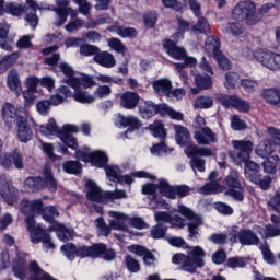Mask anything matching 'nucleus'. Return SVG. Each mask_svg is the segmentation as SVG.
Wrapping results in <instances>:
<instances>
[{
    "label": "nucleus",
    "mask_w": 280,
    "mask_h": 280,
    "mask_svg": "<svg viewBox=\"0 0 280 280\" xmlns=\"http://www.w3.org/2000/svg\"><path fill=\"white\" fill-rule=\"evenodd\" d=\"M23 113H27L23 107H14V105L7 103L2 108V118L5 126L12 128L14 121H19V116L23 117Z\"/></svg>",
    "instance_id": "412c9836"
},
{
    "label": "nucleus",
    "mask_w": 280,
    "mask_h": 280,
    "mask_svg": "<svg viewBox=\"0 0 280 280\" xmlns=\"http://www.w3.org/2000/svg\"><path fill=\"white\" fill-rule=\"evenodd\" d=\"M205 49L208 56H212V58L217 60L220 69L223 71H229V69H231V61H229V58H226L220 50V39H218V37L208 36Z\"/></svg>",
    "instance_id": "f8f14e48"
},
{
    "label": "nucleus",
    "mask_w": 280,
    "mask_h": 280,
    "mask_svg": "<svg viewBox=\"0 0 280 280\" xmlns=\"http://www.w3.org/2000/svg\"><path fill=\"white\" fill-rule=\"evenodd\" d=\"M175 130V139L178 145H188L189 141H191V135L187 127L180 125H174Z\"/></svg>",
    "instance_id": "72a5a7b5"
},
{
    "label": "nucleus",
    "mask_w": 280,
    "mask_h": 280,
    "mask_svg": "<svg viewBox=\"0 0 280 280\" xmlns=\"http://www.w3.org/2000/svg\"><path fill=\"white\" fill-rule=\"evenodd\" d=\"M272 143L268 142L267 140L261 141L255 149V154L260 156L261 159H268L275 149H272Z\"/></svg>",
    "instance_id": "4c0bfd02"
},
{
    "label": "nucleus",
    "mask_w": 280,
    "mask_h": 280,
    "mask_svg": "<svg viewBox=\"0 0 280 280\" xmlns=\"http://www.w3.org/2000/svg\"><path fill=\"white\" fill-rule=\"evenodd\" d=\"M242 80L237 72H228L225 73L224 86L225 89H240Z\"/></svg>",
    "instance_id": "58836bf2"
},
{
    "label": "nucleus",
    "mask_w": 280,
    "mask_h": 280,
    "mask_svg": "<svg viewBox=\"0 0 280 280\" xmlns=\"http://www.w3.org/2000/svg\"><path fill=\"white\" fill-rule=\"evenodd\" d=\"M238 242L242 246H257L259 236L253 230L244 229L238 232Z\"/></svg>",
    "instance_id": "c756f323"
},
{
    "label": "nucleus",
    "mask_w": 280,
    "mask_h": 280,
    "mask_svg": "<svg viewBox=\"0 0 280 280\" xmlns=\"http://www.w3.org/2000/svg\"><path fill=\"white\" fill-rule=\"evenodd\" d=\"M225 189L226 191L224 192ZM244 191L246 190L242 183H240L237 177L233 176H228L224 179L212 176L206 185L198 188V194L203 196L224 192L225 196H230L233 200H237V202L244 200Z\"/></svg>",
    "instance_id": "f257e3e1"
},
{
    "label": "nucleus",
    "mask_w": 280,
    "mask_h": 280,
    "mask_svg": "<svg viewBox=\"0 0 280 280\" xmlns=\"http://www.w3.org/2000/svg\"><path fill=\"white\" fill-rule=\"evenodd\" d=\"M44 187L49 189V191H56L58 183H56L54 176L27 177L24 182V189L28 194L44 189Z\"/></svg>",
    "instance_id": "4468645a"
},
{
    "label": "nucleus",
    "mask_w": 280,
    "mask_h": 280,
    "mask_svg": "<svg viewBox=\"0 0 280 280\" xmlns=\"http://www.w3.org/2000/svg\"><path fill=\"white\" fill-rule=\"evenodd\" d=\"M167 233V226L163 224H156L151 229V237L153 240H163Z\"/></svg>",
    "instance_id": "4d7b16f0"
},
{
    "label": "nucleus",
    "mask_w": 280,
    "mask_h": 280,
    "mask_svg": "<svg viewBox=\"0 0 280 280\" xmlns=\"http://www.w3.org/2000/svg\"><path fill=\"white\" fill-rule=\"evenodd\" d=\"M149 130H151V135L158 139H165V137H167V132L165 131V127L161 120H155L150 125Z\"/></svg>",
    "instance_id": "ea45409f"
},
{
    "label": "nucleus",
    "mask_w": 280,
    "mask_h": 280,
    "mask_svg": "<svg viewBox=\"0 0 280 280\" xmlns=\"http://www.w3.org/2000/svg\"><path fill=\"white\" fill-rule=\"evenodd\" d=\"M117 124L119 126H122V128H128L127 131L124 133L126 135L133 132V130H139V127L141 126V120L135 116H124L121 114L117 117Z\"/></svg>",
    "instance_id": "bb28decb"
},
{
    "label": "nucleus",
    "mask_w": 280,
    "mask_h": 280,
    "mask_svg": "<svg viewBox=\"0 0 280 280\" xmlns=\"http://www.w3.org/2000/svg\"><path fill=\"white\" fill-rule=\"evenodd\" d=\"M61 253L69 261H73L78 257V247L72 243H67L60 247Z\"/></svg>",
    "instance_id": "a18cd8bd"
},
{
    "label": "nucleus",
    "mask_w": 280,
    "mask_h": 280,
    "mask_svg": "<svg viewBox=\"0 0 280 280\" xmlns=\"http://www.w3.org/2000/svg\"><path fill=\"white\" fill-rule=\"evenodd\" d=\"M94 61L96 65L104 67L105 69H113L117 65L115 56L108 51H101L94 56Z\"/></svg>",
    "instance_id": "2f4dec72"
},
{
    "label": "nucleus",
    "mask_w": 280,
    "mask_h": 280,
    "mask_svg": "<svg viewBox=\"0 0 280 280\" xmlns=\"http://www.w3.org/2000/svg\"><path fill=\"white\" fill-rule=\"evenodd\" d=\"M23 116H18L16 128H18V139L21 143H27V141H32V137L34 133L32 132V128H30V116L27 112H22Z\"/></svg>",
    "instance_id": "aec40b11"
},
{
    "label": "nucleus",
    "mask_w": 280,
    "mask_h": 280,
    "mask_svg": "<svg viewBox=\"0 0 280 280\" xmlns=\"http://www.w3.org/2000/svg\"><path fill=\"white\" fill-rule=\"evenodd\" d=\"M232 145L234 151H230L229 156L236 165H242V163L250 161V154H253V149L255 148L253 141L248 139L232 140Z\"/></svg>",
    "instance_id": "9d476101"
},
{
    "label": "nucleus",
    "mask_w": 280,
    "mask_h": 280,
    "mask_svg": "<svg viewBox=\"0 0 280 280\" xmlns=\"http://www.w3.org/2000/svg\"><path fill=\"white\" fill-rule=\"evenodd\" d=\"M47 10H52L57 14V21L55 22V25L57 27H60V25H65L67 23V18L70 16L72 19H75L78 16V11L73 9H51V5L47 8Z\"/></svg>",
    "instance_id": "473e14b6"
},
{
    "label": "nucleus",
    "mask_w": 280,
    "mask_h": 280,
    "mask_svg": "<svg viewBox=\"0 0 280 280\" xmlns=\"http://www.w3.org/2000/svg\"><path fill=\"white\" fill-rule=\"evenodd\" d=\"M60 69L63 73V75H66V80H80L82 79V75H86V74H78L77 72L73 71V68L71 66H69V63L67 62H62L60 63ZM63 80V82L66 81Z\"/></svg>",
    "instance_id": "49530a36"
},
{
    "label": "nucleus",
    "mask_w": 280,
    "mask_h": 280,
    "mask_svg": "<svg viewBox=\"0 0 280 280\" xmlns=\"http://www.w3.org/2000/svg\"><path fill=\"white\" fill-rule=\"evenodd\" d=\"M65 83L73 89L72 97L75 102H79V104H93V102H95V95L82 90L95 86L93 78L89 75H81V79H69L66 80Z\"/></svg>",
    "instance_id": "39448f33"
},
{
    "label": "nucleus",
    "mask_w": 280,
    "mask_h": 280,
    "mask_svg": "<svg viewBox=\"0 0 280 280\" xmlns=\"http://www.w3.org/2000/svg\"><path fill=\"white\" fill-rule=\"evenodd\" d=\"M159 188L162 196L171 198L172 200H174L176 196L185 198V196H189V191H191L187 185L171 186L170 183L164 179L159 182Z\"/></svg>",
    "instance_id": "dca6fc26"
},
{
    "label": "nucleus",
    "mask_w": 280,
    "mask_h": 280,
    "mask_svg": "<svg viewBox=\"0 0 280 280\" xmlns=\"http://www.w3.org/2000/svg\"><path fill=\"white\" fill-rule=\"evenodd\" d=\"M33 244L43 243L44 250H49L51 248H56V244H54V240H51V235L47 233V231H37L32 233V241Z\"/></svg>",
    "instance_id": "cd10ccee"
},
{
    "label": "nucleus",
    "mask_w": 280,
    "mask_h": 280,
    "mask_svg": "<svg viewBox=\"0 0 280 280\" xmlns=\"http://www.w3.org/2000/svg\"><path fill=\"white\" fill-rule=\"evenodd\" d=\"M19 56V52H12L10 55H5L0 59V75L2 73H5V71H8V69H11V67H14V65H16Z\"/></svg>",
    "instance_id": "e433bc0d"
},
{
    "label": "nucleus",
    "mask_w": 280,
    "mask_h": 280,
    "mask_svg": "<svg viewBox=\"0 0 280 280\" xmlns=\"http://www.w3.org/2000/svg\"><path fill=\"white\" fill-rule=\"evenodd\" d=\"M172 38L173 39H165L163 42V47L166 49V54L175 60H185V58H187V50L183 47L176 46L178 39L184 38L183 33L177 32L172 36Z\"/></svg>",
    "instance_id": "2eb2a0df"
},
{
    "label": "nucleus",
    "mask_w": 280,
    "mask_h": 280,
    "mask_svg": "<svg viewBox=\"0 0 280 280\" xmlns=\"http://www.w3.org/2000/svg\"><path fill=\"white\" fill-rule=\"evenodd\" d=\"M213 207L221 215H233V208L224 202L218 201Z\"/></svg>",
    "instance_id": "e2e57ef3"
},
{
    "label": "nucleus",
    "mask_w": 280,
    "mask_h": 280,
    "mask_svg": "<svg viewBox=\"0 0 280 280\" xmlns=\"http://www.w3.org/2000/svg\"><path fill=\"white\" fill-rule=\"evenodd\" d=\"M95 224L98 229V235H103V237H108L110 235V225H107L104 219L98 218L95 221Z\"/></svg>",
    "instance_id": "bf43d9fd"
},
{
    "label": "nucleus",
    "mask_w": 280,
    "mask_h": 280,
    "mask_svg": "<svg viewBox=\"0 0 280 280\" xmlns=\"http://www.w3.org/2000/svg\"><path fill=\"white\" fill-rule=\"evenodd\" d=\"M7 85L15 95H21V79H19V72L16 70H10Z\"/></svg>",
    "instance_id": "f704fd0d"
},
{
    "label": "nucleus",
    "mask_w": 280,
    "mask_h": 280,
    "mask_svg": "<svg viewBox=\"0 0 280 280\" xmlns=\"http://www.w3.org/2000/svg\"><path fill=\"white\" fill-rule=\"evenodd\" d=\"M116 34H118V36L121 38H135V36H137V30L132 27L119 26L116 28Z\"/></svg>",
    "instance_id": "680f3d73"
},
{
    "label": "nucleus",
    "mask_w": 280,
    "mask_h": 280,
    "mask_svg": "<svg viewBox=\"0 0 280 280\" xmlns=\"http://www.w3.org/2000/svg\"><path fill=\"white\" fill-rule=\"evenodd\" d=\"M225 32L232 36H242L244 34V25L240 22H229L225 26Z\"/></svg>",
    "instance_id": "09e8293b"
},
{
    "label": "nucleus",
    "mask_w": 280,
    "mask_h": 280,
    "mask_svg": "<svg viewBox=\"0 0 280 280\" xmlns=\"http://www.w3.org/2000/svg\"><path fill=\"white\" fill-rule=\"evenodd\" d=\"M42 215H43L44 220H46V222H49L50 224H56L54 221V218H58V215H60V213L58 212L56 207L48 206V207L44 208V210L42 211Z\"/></svg>",
    "instance_id": "3c124183"
},
{
    "label": "nucleus",
    "mask_w": 280,
    "mask_h": 280,
    "mask_svg": "<svg viewBox=\"0 0 280 280\" xmlns=\"http://www.w3.org/2000/svg\"><path fill=\"white\" fill-rule=\"evenodd\" d=\"M113 93L110 86L108 85H100L94 93V97H98V100H104V97H108Z\"/></svg>",
    "instance_id": "338daca9"
},
{
    "label": "nucleus",
    "mask_w": 280,
    "mask_h": 280,
    "mask_svg": "<svg viewBox=\"0 0 280 280\" xmlns=\"http://www.w3.org/2000/svg\"><path fill=\"white\" fill-rule=\"evenodd\" d=\"M26 10L36 12V10H42V8H39L38 3H36L34 0H27L25 7H21L15 3H8L5 5V11L13 16H20V14H23V12H27Z\"/></svg>",
    "instance_id": "a878e982"
},
{
    "label": "nucleus",
    "mask_w": 280,
    "mask_h": 280,
    "mask_svg": "<svg viewBox=\"0 0 280 280\" xmlns=\"http://www.w3.org/2000/svg\"><path fill=\"white\" fill-rule=\"evenodd\" d=\"M100 48L97 46L84 44L80 47L81 56H97Z\"/></svg>",
    "instance_id": "69168bd1"
},
{
    "label": "nucleus",
    "mask_w": 280,
    "mask_h": 280,
    "mask_svg": "<svg viewBox=\"0 0 280 280\" xmlns=\"http://www.w3.org/2000/svg\"><path fill=\"white\" fill-rule=\"evenodd\" d=\"M217 100L225 108H236V110H241L242 113H248L250 110V104L235 95L221 94Z\"/></svg>",
    "instance_id": "a211bd4d"
},
{
    "label": "nucleus",
    "mask_w": 280,
    "mask_h": 280,
    "mask_svg": "<svg viewBox=\"0 0 280 280\" xmlns=\"http://www.w3.org/2000/svg\"><path fill=\"white\" fill-rule=\"evenodd\" d=\"M77 257L84 259L85 257L104 259L105 261H113L115 259V250L107 248L105 244L98 243L92 246H79L77 247Z\"/></svg>",
    "instance_id": "6e6552de"
},
{
    "label": "nucleus",
    "mask_w": 280,
    "mask_h": 280,
    "mask_svg": "<svg viewBox=\"0 0 280 280\" xmlns=\"http://www.w3.org/2000/svg\"><path fill=\"white\" fill-rule=\"evenodd\" d=\"M194 106L195 108H211L213 106V98L211 96H199L196 98Z\"/></svg>",
    "instance_id": "13d9d810"
},
{
    "label": "nucleus",
    "mask_w": 280,
    "mask_h": 280,
    "mask_svg": "<svg viewBox=\"0 0 280 280\" xmlns=\"http://www.w3.org/2000/svg\"><path fill=\"white\" fill-rule=\"evenodd\" d=\"M39 132L44 135V137L57 135L60 141L63 142V145L71 148V150H78V140L71 135L78 132V126L75 125H65L60 130L58 129V125H56V120L50 118L47 125L39 127Z\"/></svg>",
    "instance_id": "7ed1b4c3"
},
{
    "label": "nucleus",
    "mask_w": 280,
    "mask_h": 280,
    "mask_svg": "<svg viewBox=\"0 0 280 280\" xmlns=\"http://www.w3.org/2000/svg\"><path fill=\"white\" fill-rule=\"evenodd\" d=\"M139 94L137 92L127 91L120 95V106L126 110H135L139 104Z\"/></svg>",
    "instance_id": "c85d7f7f"
},
{
    "label": "nucleus",
    "mask_w": 280,
    "mask_h": 280,
    "mask_svg": "<svg viewBox=\"0 0 280 280\" xmlns=\"http://www.w3.org/2000/svg\"><path fill=\"white\" fill-rule=\"evenodd\" d=\"M49 232L55 231L60 242H69L73 240V229L65 226L62 223H55L49 229Z\"/></svg>",
    "instance_id": "7c9ffc66"
},
{
    "label": "nucleus",
    "mask_w": 280,
    "mask_h": 280,
    "mask_svg": "<svg viewBox=\"0 0 280 280\" xmlns=\"http://www.w3.org/2000/svg\"><path fill=\"white\" fill-rule=\"evenodd\" d=\"M192 32H198V34H208L211 33V27L209 26V22L203 16L199 15L197 24L191 26Z\"/></svg>",
    "instance_id": "a19ab883"
},
{
    "label": "nucleus",
    "mask_w": 280,
    "mask_h": 280,
    "mask_svg": "<svg viewBox=\"0 0 280 280\" xmlns=\"http://www.w3.org/2000/svg\"><path fill=\"white\" fill-rule=\"evenodd\" d=\"M194 139L199 145H211V143H218V135L209 127L195 129Z\"/></svg>",
    "instance_id": "4be33fe9"
},
{
    "label": "nucleus",
    "mask_w": 280,
    "mask_h": 280,
    "mask_svg": "<svg viewBox=\"0 0 280 280\" xmlns=\"http://www.w3.org/2000/svg\"><path fill=\"white\" fill-rule=\"evenodd\" d=\"M0 196L7 205L19 202V189L5 176H0Z\"/></svg>",
    "instance_id": "f3484780"
},
{
    "label": "nucleus",
    "mask_w": 280,
    "mask_h": 280,
    "mask_svg": "<svg viewBox=\"0 0 280 280\" xmlns=\"http://www.w3.org/2000/svg\"><path fill=\"white\" fill-rule=\"evenodd\" d=\"M246 93H255L257 89L259 88V83H257L256 80L253 79H242L241 85Z\"/></svg>",
    "instance_id": "6e6d98bb"
},
{
    "label": "nucleus",
    "mask_w": 280,
    "mask_h": 280,
    "mask_svg": "<svg viewBox=\"0 0 280 280\" xmlns=\"http://www.w3.org/2000/svg\"><path fill=\"white\" fill-rule=\"evenodd\" d=\"M108 222L110 229L114 231H128V215L122 212L117 211H108Z\"/></svg>",
    "instance_id": "b1692460"
},
{
    "label": "nucleus",
    "mask_w": 280,
    "mask_h": 280,
    "mask_svg": "<svg viewBox=\"0 0 280 280\" xmlns=\"http://www.w3.org/2000/svg\"><path fill=\"white\" fill-rule=\"evenodd\" d=\"M75 156L78 161L91 163L93 167H104L106 176H121V168L117 165H106V163H108V155L104 151L91 152L89 148H83V150H77Z\"/></svg>",
    "instance_id": "f03ea898"
},
{
    "label": "nucleus",
    "mask_w": 280,
    "mask_h": 280,
    "mask_svg": "<svg viewBox=\"0 0 280 280\" xmlns=\"http://www.w3.org/2000/svg\"><path fill=\"white\" fill-rule=\"evenodd\" d=\"M27 254L18 252L12 264L13 273L18 279L24 280L27 277Z\"/></svg>",
    "instance_id": "393cba45"
},
{
    "label": "nucleus",
    "mask_w": 280,
    "mask_h": 280,
    "mask_svg": "<svg viewBox=\"0 0 280 280\" xmlns=\"http://www.w3.org/2000/svg\"><path fill=\"white\" fill-rule=\"evenodd\" d=\"M247 178L250 183H254V185H257L264 190L269 189L270 184L272 183V179H270L268 176H248Z\"/></svg>",
    "instance_id": "37998d69"
},
{
    "label": "nucleus",
    "mask_w": 280,
    "mask_h": 280,
    "mask_svg": "<svg viewBox=\"0 0 280 280\" xmlns=\"http://www.w3.org/2000/svg\"><path fill=\"white\" fill-rule=\"evenodd\" d=\"M267 133L271 145H277L280 148V129L276 127H268Z\"/></svg>",
    "instance_id": "5fc2aeb1"
},
{
    "label": "nucleus",
    "mask_w": 280,
    "mask_h": 280,
    "mask_svg": "<svg viewBox=\"0 0 280 280\" xmlns=\"http://www.w3.org/2000/svg\"><path fill=\"white\" fill-rule=\"evenodd\" d=\"M85 187L88 189L86 198L91 202H114V200H124L128 198L126 190L116 189L114 191H102V188L93 180H86Z\"/></svg>",
    "instance_id": "423d86ee"
},
{
    "label": "nucleus",
    "mask_w": 280,
    "mask_h": 280,
    "mask_svg": "<svg viewBox=\"0 0 280 280\" xmlns=\"http://www.w3.org/2000/svg\"><path fill=\"white\" fill-rule=\"evenodd\" d=\"M187 255L175 254L173 256V264H178L179 266H182V270H184L185 272H191V275L196 272L197 268L205 267L206 253L202 247H189Z\"/></svg>",
    "instance_id": "20e7f679"
},
{
    "label": "nucleus",
    "mask_w": 280,
    "mask_h": 280,
    "mask_svg": "<svg viewBox=\"0 0 280 280\" xmlns=\"http://www.w3.org/2000/svg\"><path fill=\"white\" fill-rule=\"evenodd\" d=\"M256 231L261 235V237L268 238V237H279L280 235V229L275 225H266L265 233L261 232V228L256 226Z\"/></svg>",
    "instance_id": "603ef678"
},
{
    "label": "nucleus",
    "mask_w": 280,
    "mask_h": 280,
    "mask_svg": "<svg viewBox=\"0 0 280 280\" xmlns=\"http://www.w3.org/2000/svg\"><path fill=\"white\" fill-rule=\"evenodd\" d=\"M63 172L66 174H82V164L78 161H67L63 163Z\"/></svg>",
    "instance_id": "de8ad7c7"
},
{
    "label": "nucleus",
    "mask_w": 280,
    "mask_h": 280,
    "mask_svg": "<svg viewBox=\"0 0 280 280\" xmlns=\"http://www.w3.org/2000/svg\"><path fill=\"white\" fill-rule=\"evenodd\" d=\"M26 224H27V229L31 233V242H32V234L36 233L38 231H45L40 225H36V221L34 220V215L36 214H26Z\"/></svg>",
    "instance_id": "052dcab7"
},
{
    "label": "nucleus",
    "mask_w": 280,
    "mask_h": 280,
    "mask_svg": "<svg viewBox=\"0 0 280 280\" xmlns=\"http://www.w3.org/2000/svg\"><path fill=\"white\" fill-rule=\"evenodd\" d=\"M255 3L250 0L240 2L233 10L234 21H246L247 25H255L261 21V14L255 12Z\"/></svg>",
    "instance_id": "0eeeda50"
},
{
    "label": "nucleus",
    "mask_w": 280,
    "mask_h": 280,
    "mask_svg": "<svg viewBox=\"0 0 280 280\" xmlns=\"http://www.w3.org/2000/svg\"><path fill=\"white\" fill-rule=\"evenodd\" d=\"M153 89L159 95H166L170 97L172 93V81L170 79H160L153 82Z\"/></svg>",
    "instance_id": "c9c22d12"
},
{
    "label": "nucleus",
    "mask_w": 280,
    "mask_h": 280,
    "mask_svg": "<svg viewBox=\"0 0 280 280\" xmlns=\"http://www.w3.org/2000/svg\"><path fill=\"white\" fill-rule=\"evenodd\" d=\"M253 58L269 71H280V54L268 48H258L253 51Z\"/></svg>",
    "instance_id": "9b49d317"
},
{
    "label": "nucleus",
    "mask_w": 280,
    "mask_h": 280,
    "mask_svg": "<svg viewBox=\"0 0 280 280\" xmlns=\"http://www.w3.org/2000/svg\"><path fill=\"white\" fill-rule=\"evenodd\" d=\"M262 97L268 104H279L280 92L276 89H268L264 91Z\"/></svg>",
    "instance_id": "8fccbe9b"
},
{
    "label": "nucleus",
    "mask_w": 280,
    "mask_h": 280,
    "mask_svg": "<svg viewBox=\"0 0 280 280\" xmlns=\"http://www.w3.org/2000/svg\"><path fill=\"white\" fill-rule=\"evenodd\" d=\"M195 82L198 89L202 90L211 89V86L213 85V81L211 80V77L209 74H196Z\"/></svg>",
    "instance_id": "c03bdc74"
},
{
    "label": "nucleus",
    "mask_w": 280,
    "mask_h": 280,
    "mask_svg": "<svg viewBox=\"0 0 280 280\" xmlns=\"http://www.w3.org/2000/svg\"><path fill=\"white\" fill-rule=\"evenodd\" d=\"M185 154L190 159V166L194 172H205V160L202 156H213V151L207 147H198L196 144H189L185 149Z\"/></svg>",
    "instance_id": "1a4fd4ad"
},
{
    "label": "nucleus",
    "mask_w": 280,
    "mask_h": 280,
    "mask_svg": "<svg viewBox=\"0 0 280 280\" xmlns=\"http://www.w3.org/2000/svg\"><path fill=\"white\" fill-rule=\"evenodd\" d=\"M45 205L43 203V200L35 199V200H27L23 199L20 202V211L24 215H42Z\"/></svg>",
    "instance_id": "5701e85b"
},
{
    "label": "nucleus",
    "mask_w": 280,
    "mask_h": 280,
    "mask_svg": "<svg viewBox=\"0 0 280 280\" xmlns=\"http://www.w3.org/2000/svg\"><path fill=\"white\" fill-rule=\"evenodd\" d=\"M140 115L143 117V119H150L153 115H156V104L152 102H145L144 105H141L140 108Z\"/></svg>",
    "instance_id": "79ce46f5"
},
{
    "label": "nucleus",
    "mask_w": 280,
    "mask_h": 280,
    "mask_svg": "<svg viewBox=\"0 0 280 280\" xmlns=\"http://www.w3.org/2000/svg\"><path fill=\"white\" fill-rule=\"evenodd\" d=\"M108 47L110 49H114V51H117L118 54H126V46H124V43L117 38H110L107 40Z\"/></svg>",
    "instance_id": "0e129e2a"
},
{
    "label": "nucleus",
    "mask_w": 280,
    "mask_h": 280,
    "mask_svg": "<svg viewBox=\"0 0 280 280\" xmlns=\"http://www.w3.org/2000/svg\"><path fill=\"white\" fill-rule=\"evenodd\" d=\"M126 266L129 272H139V270H141V265H139V261L131 256L126 257Z\"/></svg>",
    "instance_id": "774afa93"
},
{
    "label": "nucleus",
    "mask_w": 280,
    "mask_h": 280,
    "mask_svg": "<svg viewBox=\"0 0 280 280\" xmlns=\"http://www.w3.org/2000/svg\"><path fill=\"white\" fill-rule=\"evenodd\" d=\"M245 165V175L246 176H257L259 172H261V167L259 164L255 163L254 161L247 160L246 162H242Z\"/></svg>",
    "instance_id": "864d4df0"
},
{
    "label": "nucleus",
    "mask_w": 280,
    "mask_h": 280,
    "mask_svg": "<svg viewBox=\"0 0 280 280\" xmlns=\"http://www.w3.org/2000/svg\"><path fill=\"white\" fill-rule=\"evenodd\" d=\"M156 189L161 191V188L159 187V182L156 184H145L142 186V194L144 196H152V199L149 203L151 209H170V203H167L163 199H159L156 196Z\"/></svg>",
    "instance_id": "6ab92c4d"
},
{
    "label": "nucleus",
    "mask_w": 280,
    "mask_h": 280,
    "mask_svg": "<svg viewBox=\"0 0 280 280\" xmlns=\"http://www.w3.org/2000/svg\"><path fill=\"white\" fill-rule=\"evenodd\" d=\"M177 213H180V215H184L186 220H189L188 223V237L191 240V242L198 241V229L199 226H202V217L196 214L191 209L185 207V206H178V209L176 210Z\"/></svg>",
    "instance_id": "ddd939ff"
}]
</instances>
